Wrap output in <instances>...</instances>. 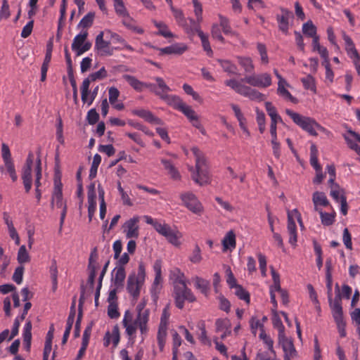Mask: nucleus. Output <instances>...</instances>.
Returning a JSON list of instances; mask_svg holds the SVG:
<instances>
[{
  "label": "nucleus",
  "mask_w": 360,
  "mask_h": 360,
  "mask_svg": "<svg viewBox=\"0 0 360 360\" xmlns=\"http://www.w3.org/2000/svg\"><path fill=\"white\" fill-rule=\"evenodd\" d=\"M243 82L247 83L252 86L265 89L271 85L272 79L270 74L264 72L246 75L240 81L231 79L224 82L226 86L231 88L237 94L252 101H262L265 99L264 94L250 86L243 84Z\"/></svg>",
  "instance_id": "1"
},
{
  "label": "nucleus",
  "mask_w": 360,
  "mask_h": 360,
  "mask_svg": "<svg viewBox=\"0 0 360 360\" xmlns=\"http://www.w3.org/2000/svg\"><path fill=\"white\" fill-rule=\"evenodd\" d=\"M55 174H54V189L51 202V207L53 209L54 207V201L56 200V206L58 208L63 207V210L60 214V230H61L64 220L67 213V205L63 202V193L62 188L63 184L61 182V173L58 169L59 159H56Z\"/></svg>",
  "instance_id": "2"
},
{
  "label": "nucleus",
  "mask_w": 360,
  "mask_h": 360,
  "mask_svg": "<svg viewBox=\"0 0 360 360\" xmlns=\"http://www.w3.org/2000/svg\"><path fill=\"white\" fill-rule=\"evenodd\" d=\"M184 276V274H182L181 276L175 280L174 288L175 304L180 309L184 308L186 300L189 302H193L196 300L191 290L186 286L185 281L182 278Z\"/></svg>",
  "instance_id": "3"
},
{
  "label": "nucleus",
  "mask_w": 360,
  "mask_h": 360,
  "mask_svg": "<svg viewBox=\"0 0 360 360\" xmlns=\"http://www.w3.org/2000/svg\"><path fill=\"white\" fill-rule=\"evenodd\" d=\"M285 113L292 120V121L301 127L303 130L308 132L310 135L317 136L316 129H323V128L317 123L315 120L303 116L297 112H293L290 109L285 110Z\"/></svg>",
  "instance_id": "4"
},
{
  "label": "nucleus",
  "mask_w": 360,
  "mask_h": 360,
  "mask_svg": "<svg viewBox=\"0 0 360 360\" xmlns=\"http://www.w3.org/2000/svg\"><path fill=\"white\" fill-rule=\"evenodd\" d=\"M191 179L200 186L205 185L209 181V167L206 159H195V166L188 165Z\"/></svg>",
  "instance_id": "5"
},
{
  "label": "nucleus",
  "mask_w": 360,
  "mask_h": 360,
  "mask_svg": "<svg viewBox=\"0 0 360 360\" xmlns=\"http://www.w3.org/2000/svg\"><path fill=\"white\" fill-rule=\"evenodd\" d=\"M88 31L82 30L73 39L71 46L72 50L76 53L77 56L82 55L91 48V43L86 41L88 37Z\"/></svg>",
  "instance_id": "6"
},
{
  "label": "nucleus",
  "mask_w": 360,
  "mask_h": 360,
  "mask_svg": "<svg viewBox=\"0 0 360 360\" xmlns=\"http://www.w3.org/2000/svg\"><path fill=\"white\" fill-rule=\"evenodd\" d=\"M180 198L185 207L195 214H200L202 212L201 203L198 200L195 195L191 192L182 193Z\"/></svg>",
  "instance_id": "7"
},
{
  "label": "nucleus",
  "mask_w": 360,
  "mask_h": 360,
  "mask_svg": "<svg viewBox=\"0 0 360 360\" xmlns=\"http://www.w3.org/2000/svg\"><path fill=\"white\" fill-rule=\"evenodd\" d=\"M155 230L161 235L165 236L167 240L175 246L180 245L179 241L178 231H176L167 224H156Z\"/></svg>",
  "instance_id": "8"
},
{
  "label": "nucleus",
  "mask_w": 360,
  "mask_h": 360,
  "mask_svg": "<svg viewBox=\"0 0 360 360\" xmlns=\"http://www.w3.org/2000/svg\"><path fill=\"white\" fill-rule=\"evenodd\" d=\"M104 31H101L96 36L94 48L101 56H112L113 54V49L110 46L109 41L104 40Z\"/></svg>",
  "instance_id": "9"
},
{
  "label": "nucleus",
  "mask_w": 360,
  "mask_h": 360,
  "mask_svg": "<svg viewBox=\"0 0 360 360\" xmlns=\"http://www.w3.org/2000/svg\"><path fill=\"white\" fill-rule=\"evenodd\" d=\"M331 310L340 335L342 338H344L346 336V322L344 320L342 305L336 303L335 307H332Z\"/></svg>",
  "instance_id": "10"
},
{
  "label": "nucleus",
  "mask_w": 360,
  "mask_h": 360,
  "mask_svg": "<svg viewBox=\"0 0 360 360\" xmlns=\"http://www.w3.org/2000/svg\"><path fill=\"white\" fill-rule=\"evenodd\" d=\"M171 98L174 108L185 115L189 120H194L198 116L192 108L186 104L179 97L172 96Z\"/></svg>",
  "instance_id": "11"
},
{
  "label": "nucleus",
  "mask_w": 360,
  "mask_h": 360,
  "mask_svg": "<svg viewBox=\"0 0 360 360\" xmlns=\"http://www.w3.org/2000/svg\"><path fill=\"white\" fill-rule=\"evenodd\" d=\"M281 14H277L276 18L279 30L286 34L288 32L289 20L292 17V13L284 8H281Z\"/></svg>",
  "instance_id": "12"
},
{
  "label": "nucleus",
  "mask_w": 360,
  "mask_h": 360,
  "mask_svg": "<svg viewBox=\"0 0 360 360\" xmlns=\"http://www.w3.org/2000/svg\"><path fill=\"white\" fill-rule=\"evenodd\" d=\"M157 83L155 95L158 96L161 99L166 101L169 103H172L171 97L173 96H169L167 94L171 91L169 86L166 84L164 79L162 77H156L154 78Z\"/></svg>",
  "instance_id": "13"
},
{
  "label": "nucleus",
  "mask_w": 360,
  "mask_h": 360,
  "mask_svg": "<svg viewBox=\"0 0 360 360\" xmlns=\"http://www.w3.org/2000/svg\"><path fill=\"white\" fill-rule=\"evenodd\" d=\"M143 283L137 281L135 274H130L127 279V290L128 292L136 300L140 295L141 288Z\"/></svg>",
  "instance_id": "14"
},
{
  "label": "nucleus",
  "mask_w": 360,
  "mask_h": 360,
  "mask_svg": "<svg viewBox=\"0 0 360 360\" xmlns=\"http://www.w3.org/2000/svg\"><path fill=\"white\" fill-rule=\"evenodd\" d=\"M332 269L333 264L331 258H328L326 261V288L327 295L328 298V302L330 308L332 309L333 301L332 300V285H333V277H332Z\"/></svg>",
  "instance_id": "15"
},
{
  "label": "nucleus",
  "mask_w": 360,
  "mask_h": 360,
  "mask_svg": "<svg viewBox=\"0 0 360 360\" xmlns=\"http://www.w3.org/2000/svg\"><path fill=\"white\" fill-rule=\"evenodd\" d=\"M139 221V217H134L129 220H127L124 224V227L127 229L126 231V237L127 238H137L139 236V226L137 225Z\"/></svg>",
  "instance_id": "16"
},
{
  "label": "nucleus",
  "mask_w": 360,
  "mask_h": 360,
  "mask_svg": "<svg viewBox=\"0 0 360 360\" xmlns=\"http://www.w3.org/2000/svg\"><path fill=\"white\" fill-rule=\"evenodd\" d=\"M344 138L348 146L360 155V146L356 143V141L360 142V134L352 129H349L347 134H344Z\"/></svg>",
  "instance_id": "17"
},
{
  "label": "nucleus",
  "mask_w": 360,
  "mask_h": 360,
  "mask_svg": "<svg viewBox=\"0 0 360 360\" xmlns=\"http://www.w3.org/2000/svg\"><path fill=\"white\" fill-rule=\"evenodd\" d=\"M137 316L134 321V324L137 326L142 334L147 332V323L149 320L150 310L148 309H145L143 311H137Z\"/></svg>",
  "instance_id": "18"
},
{
  "label": "nucleus",
  "mask_w": 360,
  "mask_h": 360,
  "mask_svg": "<svg viewBox=\"0 0 360 360\" xmlns=\"http://www.w3.org/2000/svg\"><path fill=\"white\" fill-rule=\"evenodd\" d=\"M288 233L289 234V243L295 247L297 242V228L292 216L290 212H288V225H287Z\"/></svg>",
  "instance_id": "19"
},
{
  "label": "nucleus",
  "mask_w": 360,
  "mask_h": 360,
  "mask_svg": "<svg viewBox=\"0 0 360 360\" xmlns=\"http://www.w3.org/2000/svg\"><path fill=\"white\" fill-rule=\"evenodd\" d=\"M188 49L187 46L183 43H175L170 46L160 49V54L181 55Z\"/></svg>",
  "instance_id": "20"
},
{
  "label": "nucleus",
  "mask_w": 360,
  "mask_h": 360,
  "mask_svg": "<svg viewBox=\"0 0 360 360\" xmlns=\"http://www.w3.org/2000/svg\"><path fill=\"white\" fill-rule=\"evenodd\" d=\"M278 345L282 347L284 354H288L290 355H297V352L294 346L292 338L286 337L285 334L282 338L278 337Z\"/></svg>",
  "instance_id": "21"
},
{
  "label": "nucleus",
  "mask_w": 360,
  "mask_h": 360,
  "mask_svg": "<svg viewBox=\"0 0 360 360\" xmlns=\"http://www.w3.org/2000/svg\"><path fill=\"white\" fill-rule=\"evenodd\" d=\"M133 115H136L144 120H146L148 122L153 123V124H160V120L155 116L153 115V114L145 109H136L132 111Z\"/></svg>",
  "instance_id": "22"
},
{
  "label": "nucleus",
  "mask_w": 360,
  "mask_h": 360,
  "mask_svg": "<svg viewBox=\"0 0 360 360\" xmlns=\"http://www.w3.org/2000/svg\"><path fill=\"white\" fill-rule=\"evenodd\" d=\"M32 328V322L30 320H28L25 325L23 330V345L27 352H30L31 348Z\"/></svg>",
  "instance_id": "23"
},
{
  "label": "nucleus",
  "mask_w": 360,
  "mask_h": 360,
  "mask_svg": "<svg viewBox=\"0 0 360 360\" xmlns=\"http://www.w3.org/2000/svg\"><path fill=\"white\" fill-rule=\"evenodd\" d=\"M221 243L223 245V251H226L227 250H231L236 248V234L233 230H230L227 232Z\"/></svg>",
  "instance_id": "24"
},
{
  "label": "nucleus",
  "mask_w": 360,
  "mask_h": 360,
  "mask_svg": "<svg viewBox=\"0 0 360 360\" xmlns=\"http://www.w3.org/2000/svg\"><path fill=\"white\" fill-rule=\"evenodd\" d=\"M122 18V22L127 29L139 34H141L144 32V30L141 27L136 25V21L129 15V13L127 15H124Z\"/></svg>",
  "instance_id": "25"
},
{
  "label": "nucleus",
  "mask_w": 360,
  "mask_h": 360,
  "mask_svg": "<svg viewBox=\"0 0 360 360\" xmlns=\"http://www.w3.org/2000/svg\"><path fill=\"white\" fill-rule=\"evenodd\" d=\"M312 200L314 205V210L319 212L320 210L319 209V205H322L323 207H326L329 205V201L327 199L326 195L323 192L316 191L313 193Z\"/></svg>",
  "instance_id": "26"
},
{
  "label": "nucleus",
  "mask_w": 360,
  "mask_h": 360,
  "mask_svg": "<svg viewBox=\"0 0 360 360\" xmlns=\"http://www.w3.org/2000/svg\"><path fill=\"white\" fill-rule=\"evenodd\" d=\"M114 271H115V277L113 278L114 285L117 288L123 287L126 278L124 266H116V267L114 269Z\"/></svg>",
  "instance_id": "27"
},
{
  "label": "nucleus",
  "mask_w": 360,
  "mask_h": 360,
  "mask_svg": "<svg viewBox=\"0 0 360 360\" xmlns=\"http://www.w3.org/2000/svg\"><path fill=\"white\" fill-rule=\"evenodd\" d=\"M193 281L195 287L200 290L203 295L207 296L210 291V281L199 276L194 277Z\"/></svg>",
  "instance_id": "28"
},
{
  "label": "nucleus",
  "mask_w": 360,
  "mask_h": 360,
  "mask_svg": "<svg viewBox=\"0 0 360 360\" xmlns=\"http://www.w3.org/2000/svg\"><path fill=\"white\" fill-rule=\"evenodd\" d=\"M0 170L1 172H4V170H6L13 182L17 181L18 176L16 174L15 166L12 159H4V167L1 166L0 167Z\"/></svg>",
  "instance_id": "29"
},
{
  "label": "nucleus",
  "mask_w": 360,
  "mask_h": 360,
  "mask_svg": "<svg viewBox=\"0 0 360 360\" xmlns=\"http://www.w3.org/2000/svg\"><path fill=\"white\" fill-rule=\"evenodd\" d=\"M162 165L165 169L168 171V174L174 180H181V176L178 169L172 165L171 161L167 159H162Z\"/></svg>",
  "instance_id": "30"
},
{
  "label": "nucleus",
  "mask_w": 360,
  "mask_h": 360,
  "mask_svg": "<svg viewBox=\"0 0 360 360\" xmlns=\"http://www.w3.org/2000/svg\"><path fill=\"white\" fill-rule=\"evenodd\" d=\"M272 323L273 326L275 328H277L278 330V337L282 338L283 335H285V327L282 323V321L281 318L278 316V313L277 311V309H272Z\"/></svg>",
  "instance_id": "31"
},
{
  "label": "nucleus",
  "mask_w": 360,
  "mask_h": 360,
  "mask_svg": "<svg viewBox=\"0 0 360 360\" xmlns=\"http://www.w3.org/2000/svg\"><path fill=\"white\" fill-rule=\"evenodd\" d=\"M343 39L345 43V49L348 54V56L352 58L353 57H357L359 53L357 50L355 48L354 44L352 39L347 35L346 34H343Z\"/></svg>",
  "instance_id": "32"
},
{
  "label": "nucleus",
  "mask_w": 360,
  "mask_h": 360,
  "mask_svg": "<svg viewBox=\"0 0 360 360\" xmlns=\"http://www.w3.org/2000/svg\"><path fill=\"white\" fill-rule=\"evenodd\" d=\"M125 81L136 91H143V82L136 79L134 76L129 75H123Z\"/></svg>",
  "instance_id": "33"
},
{
  "label": "nucleus",
  "mask_w": 360,
  "mask_h": 360,
  "mask_svg": "<svg viewBox=\"0 0 360 360\" xmlns=\"http://www.w3.org/2000/svg\"><path fill=\"white\" fill-rule=\"evenodd\" d=\"M288 85V84H281V82H278L277 92L281 96L283 97L285 99L289 100L293 103H297V99L292 96L290 91L285 89V86Z\"/></svg>",
  "instance_id": "34"
},
{
  "label": "nucleus",
  "mask_w": 360,
  "mask_h": 360,
  "mask_svg": "<svg viewBox=\"0 0 360 360\" xmlns=\"http://www.w3.org/2000/svg\"><path fill=\"white\" fill-rule=\"evenodd\" d=\"M238 63L244 69L245 72H253L255 66L250 57H238Z\"/></svg>",
  "instance_id": "35"
},
{
  "label": "nucleus",
  "mask_w": 360,
  "mask_h": 360,
  "mask_svg": "<svg viewBox=\"0 0 360 360\" xmlns=\"http://www.w3.org/2000/svg\"><path fill=\"white\" fill-rule=\"evenodd\" d=\"M95 17V13L93 12L88 13L86 15H84L79 24L77 25V27L82 28V30H86L89 27H91L94 22Z\"/></svg>",
  "instance_id": "36"
},
{
  "label": "nucleus",
  "mask_w": 360,
  "mask_h": 360,
  "mask_svg": "<svg viewBox=\"0 0 360 360\" xmlns=\"http://www.w3.org/2000/svg\"><path fill=\"white\" fill-rule=\"evenodd\" d=\"M319 213L320 214L321 223L323 226H328L335 222L336 214L334 211L332 213H328L320 210Z\"/></svg>",
  "instance_id": "37"
},
{
  "label": "nucleus",
  "mask_w": 360,
  "mask_h": 360,
  "mask_svg": "<svg viewBox=\"0 0 360 360\" xmlns=\"http://www.w3.org/2000/svg\"><path fill=\"white\" fill-rule=\"evenodd\" d=\"M154 25L158 29V34L165 37L169 38L173 37V34L169 30L166 24L162 22L153 21Z\"/></svg>",
  "instance_id": "38"
},
{
  "label": "nucleus",
  "mask_w": 360,
  "mask_h": 360,
  "mask_svg": "<svg viewBox=\"0 0 360 360\" xmlns=\"http://www.w3.org/2000/svg\"><path fill=\"white\" fill-rule=\"evenodd\" d=\"M259 337L263 341V342L266 345L267 348L270 352L276 356V352L274 349V340L269 335L266 333L265 330L262 328V331L260 332Z\"/></svg>",
  "instance_id": "39"
},
{
  "label": "nucleus",
  "mask_w": 360,
  "mask_h": 360,
  "mask_svg": "<svg viewBox=\"0 0 360 360\" xmlns=\"http://www.w3.org/2000/svg\"><path fill=\"white\" fill-rule=\"evenodd\" d=\"M91 82H92L91 79L88 77L84 79L80 88L82 101L84 103L87 102V98L89 95V89Z\"/></svg>",
  "instance_id": "40"
},
{
  "label": "nucleus",
  "mask_w": 360,
  "mask_h": 360,
  "mask_svg": "<svg viewBox=\"0 0 360 360\" xmlns=\"http://www.w3.org/2000/svg\"><path fill=\"white\" fill-rule=\"evenodd\" d=\"M167 327H164V326L158 327L157 339H158V346H159L160 350L161 352L163 351V349L165 347V340H166V337H167Z\"/></svg>",
  "instance_id": "41"
},
{
  "label": "nucleus",
  "mask_w": 360,
  "mask_h": 360,
  "mask_svg": "<svg viewBox=\"0 0 360 360\" xmlns=\"http://www.w3.org/2000/svg\"><path fill=\"white\" fill-rule=\"evenodd\" d=\"M33 165V159H27L25 166L22 168V181L32 180V168Z\"/></svg>",
  "instance_id": "42"
},
{
  "label": "nucleus",
  "mask_w": 360,
  "mask_h": 360,
  "mask_svg": "<svg viewBox=\"0 0 360 360\" xmlns=\"http://www.w3.org/2000/svg\"><path fill=\"white\" fill-rule=\"evenodd\" d=\"M235 295L242 300H244L247 304L250 302V293L240 285H237L235 288Z\"/></svg>",
  "instance_id": "43"
},
{
  "label": "nucleus",
  "mask_w": 360,
  "mask_h": 360,
  "mask_svg": "<svg viewBox=\"0 0 360 360\" xmlns=\"http://www.w3.org/2000/svg\"><path fill=\"white\" fill-rule=\"evenodd\" d=\"M114 8L116 14L120 17L127 15V11L123 0H114Z\"/></svg>",
  "instance_id": "44"
},
{
  "label": "nucleus",
  "mask_w": 360,
  "mask_h": 360,
  "mask_svg": "<svg viewBox=\"0 0 360 360\" xmlns=\"http://www.w3.org/2000/svg\"><path fill=\"white\" fill-rule=\"evenodd\" d=\"M17 260L20 264L29 262L30 261V257L26 250L25 245H22L20 247L18 252Z\"/></svg>",
  "instance_id": "45"
},
{
  "label": "nucleus",
  "mask_w": 360,
  "mask_h": 360,
  "mask_svg": "<svg viewBox=\"0 0 360 360\" xmlns=\"http://www.w3.org/2000/svg\"><path fill=\"white\" fill-rule=\"evenodd\" d=\"M302 32L309 37L316 36V27L311 21H307L302 25Z\"/></svg>",
  "instance_id": "46"
},
{
  "label": "nucleus",
  "mask_w": 360,
  "mask_h": 360,
  "mask_svg": "<svg viewBox=\"0 0 360 360\" xmlns=\"http://www.w3.org/2000/svg\"><path fill=\"white\" fill-rule=\"evenodd\" d=\"M219 22L220 26L222 28L223 32L225 34H231V35H235L236 34L235 32H233L230 26L229 20L227 18L219 15Z\"/></svg>",
  "instance_id": "47"
},
{
  "label": "nucleus",
  "mask_w": 360,
  "mask_h": 360,
  "mask_svg": "<svg viewBox=\"0 0 360 360\" xmlns=\"http://www.w3.org/2000/svg\"><path fill=\"white\" fill-rule=\"evenodd\" d=\"M198 37L200 38L204 51L207 52L208 56H211L212 54V50L208 40V36L203 32H200Z\"/></svg>",
  "instance_id": "48"
},
{
  "label": "nucleus",
  "mask_w": 360,
  "mask_h": 360,
  "mask_svg": "<svg viewBox=\"0 0 360 360\" xmlns=\"http://www.w3.org/2000/svg\"><path fill=\"white\" fill-rule=\"evenodd\" d=\"M257 48L260 55L262 63L263 64H268L269 61L266 46L262 43H258Z\"/></svg>",
  "instance_id": "49"
},
{
  "label": "nucleus",
  "mask_w": 360,
  "mask_h": 360,
  "mask_svg": "<svg viewBox=\"0 0 360 360\" xmlns=\"http://www.w3.org/2000/svg\"><path fill=\"white\" fill-rule=\"evenodd\" d=\"M88 270L89 271V274L87 280V283L89 285L91 292H92L94 288V282L96 276V266H88Z\"/></svg>",
  "instance_id": "50"
},
{
  "label": "nucleus",
  "mask_w": 360,
  "mask_h": 360,
  "mask_svg": "<svg viewBox=\"0 0 360 360\" xmlns=\"http://www.w3.org/2000/svg\"><path fill=\"white\" fill-rule=\"evenodd\" d=\"M301 82L306 89H309L314 91H316L314 79L312 76L308 75L306 77L302 78Z\"/></svg>",
  "instance_id": "51"
},
{
  "label": "nucleus",
  "mask_w": 360,
  "mask_h": 360,
  "mask_svg": "<svg viewBox=\"0 0 360 360\" xmlns=\"http://www.w3.org/2000/svg\"><path fill=\"white\" fill-rule=\"evenodd\" d=\"M223 70L230 74H237V68L229 60H220Z\"/></svg>",
  "instance_id": "52"
},
{
  "label": "nucleus",
  "mask_w": 360,
  "mask_h": 360,
  "mask_svg": "<svg viewBox=\"0 0 360 360\" xmlns=\"http://www.w3.org/2000/svg\"><path fill=\"white\" fill-rule=\"evenodd\" d=\"M41 159H37L35 168H34L35 176H36V179H35L36 188H39V186H41V183H40V179L41 178Z\"/></svg>",
  "instance_id": "53"
},
{
  "label": "nucleus",
  "mask_w": 360,
  "mask_h": 360,
  "mask_svg": "<svg viewBox=\"0 0 360 360\" xmlns=\"http://www.w3.org/2000/svg\"><path fill=\"white\" fill-rule=\"evenodd\" d=\"M217 331H221L224 330H228L231 327V323L229 319H218L215 323Z\"/></svg>",
  "instance_id": "54"
},
{
  "label": "nucleus",
  "mask_w": 360,
  "mask_h": 360,
  "mask_svg": "<svg viewBox=\"0 0 360 360\" xmlns=\"http://www.w3.org/2000/svg\"><path fill=\"white\" fill-rule=\"evenodd\" d=\"M201 250L198 245H195L192 255L190 256L189 259L194 264L200 263L202 260Z\"/></svg>",
  "instance_id": "55"
},
{
  "label": "nucleus",
  "mask_w": 360,
  "mask_h": 360,
  "mask_svg": "<svg viewBox=\"0 0 360 360\" xmlns=\"http://www.w3.org/2000/svg\"><path fill=\"white\" fill-rule=\"evenodd\" d=\"M198 328H199V329L201 331V333H200V335L199 336L200 340L204 345H211V342H210V340L208 339V338L207 336V331H206V329H205V323L204 322L200 323L198 325Z\"/></svg>",
  "instance_id": "56"
},
{
  "label": "nucleus",
  "mask_w": 360,
  "mask_h": 360,
  "mask_svg": "<svg viewBox=\"0 0 360 360\" xmlns=\"http://www.w3.org/2000/svg\"><path fill=\"white\" fill-rule=\"evenodd\" d=\"M108 315L111 319H117L120 316L117 302H110V304H109L108 307Z\"/></svg>",
  "instance_id": "57"
},
{
  "label": "nucleus",
  "mask_w": 360,
  "mask_h": 360,
  "mask_svg": "<svg viewBox=\"0 0 360 360\" xmlns=\"http://www.w3.org/2000/svg\"><path fill=\"white\" fill-rule=\"evenodd\" d=\"M25 268L22 265L18 266L13 275L12 279L17 283L20 284L22 281V276Z\"/></svg>",
  "instance_id": "58"
},
{
  "label": "nucleus",
  "mask_w": 360,
  "mask_h": 360,
  "mask_svg": "<svg viewBox=\"0 0 360 360\" xmlns=\"http://www.w3.org/2000/svg\"><path fill=\"white\" fill-rule=\"evenodd\" d=\"M169 309V304H167V306L163 309L159 326L167 327L168 319L170 316Z\"/></svg>",
  "instance_id": "59"
},
{
  "label": "nucleus",
  "mask_w": 360,
  "mask_h": 360,
  "mask_svg": "<svg viewBox=\"0 0 360 360\" xmlns=\"http://www.w3.org/2000/svg\"><path fill=\"white\" fill-rule=\"evenodd\" d=\"M99 120V115L95 108H92L87 112L86 120L89 124H96Z\"/></svg>",
  "instance_id": "60"
},
{
  "label": "nucleus",
  "mask_w": 360,
  "mask_h": 360,
  "mask_svg": "<svg viewBox=\"0 0 360 360\" xmlns=\"http://www.w3.org/2000/svg\"><path fill=\"white\" fill-rule=\"evenodd\" d=\"M342 240L346 248L352 249V236L347 228L343 230Z\"/></svg>",
  "instance_id": "61"
},
{
  "label": "nucleus",
  "mask_w": 360,
  "mask_h": 360,
  "mask_svg": "<svg viewBox=\"0 0 360 360\" xmlns=\"http://www.w3.org/2000/svg\"><path fill=\"white\" fill-rule=\"evenodd\" d=\"M34 20H30L22 28L20 36L22 38L28 37L33 30Z\"/></svg>",
  "instance_id": "62"
},
{
  "label": "nucleus",
  "mask_w": 360,
  "mask_h": 360,
  "mask_svg": "<svg viewBox=\"0 0 360 360\" xmlns=\"http://www.w3.org/2000/svg\"><path fill=\"white\" fill-rule=\"evenodd\" d=\"M107 77V72L104 67L101 68L98 71L95 72L89 75V77L92 82L97 79H101Z\"/></svg>",
  "instance_id": "63"
},
{
  "label": "nucleus",
  "mask_w": 360,
  "mask_h": 360,
  "mask_svg": "<svg viewBox=\"0 0 360 360\" xmlns=\"http://www.w3.org/2000/svg\"><path fill=\"white\" fill-rule=\"evenodd\" d=\"M219 309L226 311V313L229 312L231 308L230 302L222 295L219 296Z\"/></svg>",
  "instance_id": "64"
}]
</instances>
